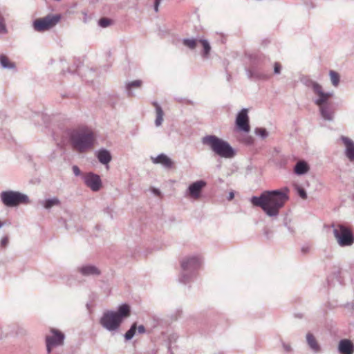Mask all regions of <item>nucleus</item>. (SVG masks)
<instances>
[{
	"instance_id": "obj_1",
	"label": "nucleus",
	"mask_w": 354,
	"mask_h": 354,
	"mask_svg": "<svg viewBox=\"0 0 354 354\" xmlns=\"http://www.w3.org/2000/svg\"><path fill=\"white\" fill-rule=\"evenodd\" d=\"M288 189L263 191L260 196L250 198L251 203L262 210L270 217H277L279 210L289 199Z\"/></svg>"
},
{
	"instance_id": "obj_2",
	"label": "nucleus",
	"mask_w": 354,
	"mask_h": 354,
	"mask_svg": "<svg viewBox=\"0 0 354 354\" xmlns=\"http://www.w3.org/2000/svg\"><path fill=\"white\" fill-rule=\"evenodd\" d=\"M131 315V307L127 304L120 305L117 310H107L100 319V324L106 330L114 334L118 332L124 319Z\"/></svg>"
},
{
	"instance_id": "obj_3",
	"label": "nucleus",
	"mask_w": 354,
	"mask_h": 354,
	"mask_svg": "<svg viewBox=\"0 0 354 354\" xmlns=\"http://www.w3.org/2000/svg\"><path fill=\"white\" fill-rule=\"evenodd\" d=\"M68 135L72 148L78 153H84L94 145V133L88 128L71 130Z\"/></svg>"
},
{
	"instance_id": "obj_4",
	"label": "nucleus",
	"mask_w": 354,
	"mask_h": 354,
	"mask_svg": "<svg viewBox=\"0 0 354 354\" xmlns=\"http://www.w3.org/2000/svg\"><path fill=\"white\" fill-rule=\"evenodd\" d=\"M203 145L209 147L214 154L221 158L231 159L236 154V151L230 143L214 135H207L202 138Z\"/></svg>"
},
{
	"instance_id": "obj_5",
	"label": "nucleus",
	"mask_w": 354,
	"mask_h": 354,
	"mask_svg": "<svg viewBox=\"0 0 354 354\" xmlns=\"http://www.w3.org/2000/svg\"><path fill=\"white\" fill-rule=\"evenodd\" d=\"M202 264V259L199 255L187 256L180 261L181 272L180 282L187 283L196 276V272Z\"/></svg>"
},
{
	"instance_id": "obj_6",
	"label": "nucleus",
	"mask_w": 354,
	"mask_h": 354,
	"mask_svg": "<svg viewBox=\"0 0 354 354\" xmlns=\"http://www.w3.org/2000/svg\"><path fill=\"white\" fill-rule=\"evenodd\" d=\"M301 82L306 87L313 90V93L316 95L313 101L316 106H321L322 104L329 102V99L333 95V92H325L321 84L309 77H303L301 79Z\"/></svg>"
},
{
	"instance_id": "obj_7",
	"label": "nucleus",
	"mask_w": 354,
	"mask_h": 354,
	"mask_svg": "<svg viewBox=\"0 0 354 354\" xmlns=\"http://www.w3.org/2000/svg\"><path fill=\"white\" fill-rule=\"evenodd\" d=\"M333 234L341 247L351 246L354 243V235L350 228L342 224H333Z\"/></svg>"
},
{
	"instance_id": "obj_8",
	"label": "nucleus",
	"mask_w": 354,
	"mask_h": 354,
	"mask_svg": "<svg viewBox=\"0 0 354 354\" xmlns=\"http://www.w3.org/2000/svg\"><path fill=\"white\" fill-rule=\"evenodd\" d=\"M1 200L4 205L10 207L30 203L29 198L26 194L12 190L2 192L1 193Z\"/></svg>"
},
{
	"instance_id": "obj_9",
	"label": "nucleus",
	"mask_w": 354,
	"mask_h": 354,
	"mask_svg": "<svg viewBox=\"0 0 354 354\" xmlns=\"http://www.w3.org/2000/svg\"><path fill=\"white\" fill-rule=\"evenodd\" d=\"M61 19L60 14H48L44 17L35 19L32 23V27L37 32H44L55 27Z\"/></svg>"
},
{
	"instance_id": "obj_10",
	"label": "nucleus",
	"mask_w": 354,
	"mask_h": 354,
	"mask_svg": "<svg viewBox=\"0 0 354 354\" xmlns=\"http://www.w3.org/2000/svg\"><path fill=\"white\" fill-rule=\"evenodd\" d=\"M50 332L53 335L46 337V346L48 354H50L53 348L64 345L65 335L59 330L51 328Z\"/></svg>"
},
{
	"instance_id": "obj_11",
	"label": "nucleus",
	"mask_w": 354,
	"mask_h": 354,
	"mask_svg": "<svg viewBox=\"0 0 354 354\" xmlns=\"http://www.w3.org/2000/svg\"><path fill=\"white\" fill-rule=\"evenodd\" d=\"M83 179L84 184L93 192H98L102 187V180L98 174L88 172L84 176Z\"/></svg>"
},
{
	"instance_id": "obj_12",
	"label": "nucleus",
	"mask_w": 354,
	"mask_h": 354,
	"mask_svg": "<svg viewBox=\"0 0 354 354\" xmlns=\"http://www.w3.org/2000/svg\"><path fill=\"white\" fill-rule=\"evenodd\" d=\"M248 109H243L237 114L236 118V126L239 131L248 133L250 130Z\"/></svg>"
},
{
	"instance_id": "obj_13",
	"label": "nucleus",
	"mask_w": 354,
	"mask_h": 354,
	"mask_svg": "<svg viewBox=\"0 0 354 354\" xmlns=\"http://www.w3.org/2000/svg\"><path fill=\"white\" fill-rule=\"evenodd\" d=\"M321 117L327 121H333L335 116V109L332 102H328L322 104L321 106H317Z\"/></svg>"
},
{
	"instance_id": "obj_14",
	"label": "nucleus",
	"mask_w": 354,
	"mask_h": 354,
	"mask_svg": "<svg viewBox=\"0 0 354 354\" xmlns=\"http://www.w3.org/2000/svg\"><path fill=\"white\" fill-rule=\"evenodd\" d=\"M77 271L84 277H98L101 274V270L95 265L85 264L77 267Z\"/></svg>"
},
{
	"instance_id": "obj_15",
	"label": "nucleus",
	"mask_w": 354,
	"mask_h": 354,
	"mask_svg": "<svg viewBox=\"0 0 354 354\" xmlns=\"http://www.w3.org/2000/svg\"><path fill=\"white\" fill-rule=\"evenodd\" d=\"M206 182L203 180H197L192 183L187 189L189 196L194 199L198 198L202 189L206 186Z\"/></svg>"
},
{
	"instance_id": "obj_16",
	"label": "nucleus",
	"mask_w": 354,
	"mask_h": 354,
	"mask_svg": "<svg viewBox=\"0 0 354 354\" xmlns=\"http://www.w3.org/2000/svg\"><path fill=\"white\" fill-rule=\"evenodd\" d=\"M338 351L341 354H353L354 352V344L348 339H341L338 345Z\"/></svg>"
},
{
	"instance_id": "obj_17",
	"label": "nucleus",
	"mask_w": 354,
	"mask_h": 354,
	"mask_svg": "<svg viewBox=\"0 0 354 354\" xmlns=\"http://www.w3.org/2000/svg\"><path fill=\"white\" fill-rule=\"evenodd\" d=\"M151 160L153 164H160L166 169H170L174 165L171 159L165 153H160L155 158L151 157Z\"/></svg>"
},
{
	"instance_id": "obj_18",
	"label": "nucleus",
	"mask_w": 354,
	"mask_h": 354,
	"mask_svg": "<svg viewBox=\"0 0 354 354\" xmlns=\"http://www.w3.org/2000/svg\"><path fill=\"white\" fill-rule=\"evenodd\" d=\"M306 342L310 351L313 353L317 354L322 352L321 346L319 344L316 338L311 333H308L306 334Z\"/></svg>"
},
{
	"instance_id": "obj_19",
	"label": "nucleus",
	"mask_w": 354,
	"mask_h": 354,
	"mask_svg": "<svg viewBox=\"0 0 354 354\" xmlns=\"http://www.w3.org/2000/svg\"><path fill=\"white\" fill-rule=\"evenodd\" d=\"M341 140L346 146L345 154L351 160H354V142L350 138L346 136H342Z\"/></svg>"
},
{
	"instance_id": "obj_20",
	"label": "nucleus",
	"mask_w": 354,
	"mask_h": 354,
	"mask_svg": "<svg viewBox=\"0 0 354 354\" xmlns=\"http://www.w3.org/2000/svg\"><path fill=\"white\" fill-rule=\"evenodd\" d=\"M97 157L100 162L103 165L109 164L112 159L111 153L105 149H100L97 153Z\"/></svg>"
},
{
	"instance_id": "obj_21",
	"label": "nucleus",
	"mask_w": 354,
	"mask_h": 354,
	"mask_svg": "<svg viewBox=\"0 0 354 354\" xmlns=\"http://www.w3.org/2000/svg\"><path fill=\"white\" fill-rule=\"evenodd\" d=\"M142 82L140 80L128 82L125 84V91L128 97H132L134 93L132 91L133 88H138L142 86Z\"/></svg>"
},
{
	"instance_id": "obj_22",
	"label": "nucleus",
	"mask_w": 354,
	"mask_h": 354,
	"mask_svg": "<svg viewBox=\"0 0 354 354\" xmlns=\"http://www.w3.org/2000/svg\"><path fill=\"white\" fill-rule=\"evenodd\" d=\"M246 73L249 79L251 80H267L268 76L256 68L247 69Z\"/></svg>"
},
{
	"instance_id": "obj_23",
	"label": "nucleus",
	"mask_w": 354,
	"mask_h": 354,
	"mask_svg": "<svg viewBox=\"0 0 354 354\" xmlns=\"http://www.w3.org/2000/svg\"><path fill=\"white\" fill-rule=\"evenodd\" d=\"M310 169L309 165L304 160L298 161L294 168V171L297 175H304Z\"/></svg>"
},
{
	"instance_id": "obj_24",
	"label": "nucleus",
	"mask_w": 354,
	"mask_h": 354,
	"mask_svg": "<svg viewBox=\"0 0 354 354\" xmlns=\"http://www.w3.org/2000/svg\"><path fill=\"white\" fill-rule=\"evenodd\" d=\"M198 42L203 46V51L201 53V55L203 58L207 59L209 57L210 51H211V46L209 42L205 39H199Z\"/></svg>"
},
{
	"instance_id": "obj_25",
	"label": "nucleus",
	"mask_w": 354,
	"mask_h": 354,
	"mask_svg": "<svg viewBox=\"0 0 354 354\" xmlns=\"http://www.w3.org/2000/svg\"><path fill=\"white\" fill-rule=\"evenodd\" d=\"M153 104L156 107V118L155 120V124L156 127H159L162 124V122L163 121V111L161 108V106L157 103L153 102Z\"/></svg>"
},
{
	"instance_id": "obj_26",
	"label": "nucleus",
	"mask_w": 354,
	"mask_h": 354,
	"mask_svg": "<svg viewBox=\"0 0 354 354\" xmlns=\"http://www.w3.org/2000/svg\"><path fill=\"white\" fill-rule=\"evenodd\" d=\"M0 64L2 68L6 69H13L15 68V64L14 62H11L9 61L8 58L4 55H0Z\"/></svg>"
},
{
	"instance_id": "obj_27",
	"label": "nucleus",
	"mask_w": 354,
	"mask_h": 354,
	"mask_svg": "<svg viewBox=\"0 0 354 354\" xmlns=\"http://www.w3.org/2000/svg\"><path fill=\"white\" fill-rule=\"evenodd\" d=\"M41 204L43 205L44 208L49 209L53 206L59 205L60 204V201L57 198L55 197L53 198L46 199L45 201H41Z\"/></svg>"
},
{
	"instance_id": "obj_28",
	"label": "nucleus",
	"mask_w": 354,
	"mask_h": 354,
	"mask_svg": "<svg viewBox=\"0 0 354 354\" xmlns=\"http://www.w3.org/2000/svg\"><path fill=\"white\" fill-rule=\"evenodd\" d=\"M182 42L185 46L193 50L196 47L197 43L198 42V39L194 38H185L183 39Z\"/></svg>"
},
{
	"instance_id": "obj_29",
	"label": "nucleus",
	"mask_w": 354,
	"mask_h": 354,
	"mask_svg": "<svg viewBox=\"0 0 354 354\" xmlns=\"http://www.w3.org/2000/svg\"><path fill=\"white\" fill-rule=\"evenodd\" d=\"M137 330L136 323H133L130 328L126 332L124 337L126 341L131 340L135 335Z\"/></svg>"
},
{
	"instance_id": "obj_30",
	"label": "nucleus",
	"mask_w": 354,
	"mask_h": 354,
	"mask_svg": "<svg viewBox=\"0 0 354 354\" xmlns=\"http://www.w3.org/2000/svg\"><path fill=\"white\" fill-rule=\"evenodd\" d=\"M329 75L330 77V80L332 82V84L334 86H337L339 84V74L334 71H330Z\"/></svg>"
},
{
	"instance_id": "obj_31",
	"label": "nucleus",
	"mask_w": 354,
	"mask_h": 354,
	"mask_svg": "<svg viewBox=\"0 0 354 354\" xmlns=\"http://www.w3.org/2000/svg\"><path fill=\"white\" fill-rule=\"evenodd\" d=\"M254 133L257 136H260L263 139L266 138L268 136V132L264 128H256Z\"/></svg>"
},
{
	"instance_id": "obj_32",
	"label": "nucleus",
	"mask_w": 354,
	"mask_h": 354,
	"mask_svg": "<svg viewBox=\"0 0 354 354\" xmlns=\"http://www.w3.org/2000/svg\"><path fill=\"white\" fill-rule=\"evenodd\" d=\"M112 23L111 19L106 17H102L99 19L98 25L102 28H106L110 26Z\"/></svg>"
},
{
	"instance_id": "obj_33",
	"label": "nucleus",
	"mask_w": 354,
	"mask_h": 354,
	"mask_svg": "<svg viewBox=\"0 0 354 354\" xmlns=\"http://www.w3.org/2000/svg\"><path fill=\"white\" fill-rule=\"evenodd\" d=\"M297 192L298 195L302 198V199H306L307 198V194L305 189L299 186H297L296 187Z\"/></svg>"
},
{
	"instance_id": "obj_34",
	"label": "nucleus",
	"mask_w": 354,
	"mask_h": 354,
	"mask_svg": "<svg viewBox=\"0 0 354 354\" xmlns=\"http://www.w3.org/2000/svg\"><path fill=\"white\" fill-rule=\"evenodd\" d=\"M105 214H107L111 219H113V209L110 207H106L103 210Z\"/></svg>"
},
{
	"instance_id": "obj_35",
	"label": "nucleus",
	"mask_w": 354,
	"mask_h": 354,
	"mask_svg": "<svg viewBox=\"0 0 354 354\" xmlns=\"http://www.w3.org/2000/svg\"><path fill=\"white\" fill-rule=\"evenodd\" d=\"M281 70V66L279 62H275L274 65V74H280Z\"/></svg>"
},
{
	"instance_id": "obj_36",
	"label": "nucleus",
	"mask_w": 354,
	"mask_h": 354,
	"mask_svg": "<svg viewBox=\"0 0 354 354\" xmlns=\"http://www.w3.org/2000/svg\"><path fill=\"white\" fill-rule=\"evenodd\" d=\"M72 170L75 176H80L82 174L80 168L77 165H73L72 167Z\"/></svg>"
},
{
	"instance_id": "obj_37",
	"label": "nucleus",
	"mask_w": 354,
	"mask_h": 354,
	"mask_svg": "<svg viewBox=\"0 0 354 354\" xmlns=\"http://www.w3.org/2000/svg\"><path fill=\"white\" fill-rule=\"evenodd\" d=\"M282 346H283V348L285 351H286V352H291L292 351V348H291V346L290 344H286V343L283 342L282 343Z\"/></svg>"
},
{
	"instance_id": "obj_38",
	"label": "nucleus",
	"mask_w": 354,
	"mask_h": 354,
	"mask_svg": "<svg viewBox=\"0 0 354 354\" xmlns=\"http://www.w3.org/2000/svg\"><path fill=\"white\" fill-rule=\"evenodd\" d=\"M8 243V238L7 236L3 237L1 241V246H6Z\"/></svg>"
},
{
	"instance_id": "obj_39",
	"label": "nucleus",
	"mask_w": 354,
	"mask_h": 354,
	"mask_svg": "<svg viewBox=\"0 0 354 354\" xmlns=\"http://www.w3.org/2000/svg\"><path fill=\"white\" fill-rule=\"evenodd\" d=\"M138 333H140V334H142V333H145L146 330H145V327L143 326V325H140L138 328Z\"/></svg>"
},
{
	"instance_id": "obj_40",
	"label": "nucleus",
	"mask_w": 354,
	"mask_h": 354,
	"mask_svg": "<svg viewBox=\"0 0 354 354\" xmlns=\"http://www.w3.org/2000/svg\"><path fill=\"white\" fill-rule=\"evenodd\" d=\"M161 0H154V10L156 12L158 11V6L160 3Z\"/></svg>"
},
{
	"instance_id": "obj_41",
	"label": "nucleus",
	"mask_w": 354,
	"mask_h": 354,
	"mask_svg": "<svg viewBox=\"0 0 354 354\" xmlns=\"http://www.w3.org/2000/svg\"><path fill=\"white\" fill-rule=\"evenodd\" d=\"M309 250H310V247H309V246H308V245L303 246V247L301 248V252H302L303 254H306V253H308V252H309Z\"/></svg>"
},
{
	"instance_id": "obj_42",
	"label": "nucleus",
	"mask_w": 354,
	"mask_h": 354,
	"mask_svg": "<svg viewBox=\"0 0 354 354\" xmlns=\"http://www.w3.org/2000/svg\"><path fill=\"white\" fill-rule=\"evenodd\" d=\"M153 192L155 194L158 195V196H159V195L160 194V191H159V189H155V188H153Z\"/></svg>"
},
{
	"instance_id": "obj_43",
	"label": "nucleus",
	"mask_w": 354,
	"mask_h": 354,
	"mask_svg": "<svg viewBox=\"0 0 354 354\" xmlns=\"http://www.w3.org/2000/svg\"><path fill=\"white\" fill-rule=\"evenodd\" d=\"M234 196V192H231L230 194H229V196L227 197V199L228 200H232Z\"/></svg>"
},
{
	"instance_id": "obj_44",
	"label": "nucleus",
	"mask_w": 354,
	"mask_h": 354,
	"mask_svg": "<svg viewBox=\"0 0 354 354\" xmlns=\"http://www.w3.org/2000/svg\"><path fill=\"white\" fill-rule=\"evenodd\" d=\"M287 227H288V230H289V231H290V232H292V231L290 227L287 226Z\"/></svg>"
},
{
	"instance_id": "obj_45",
	"label": "nucleus",
	"mask_w": 354,
	"mask_h": 354,
	"mask_svg": "<svg viewBox=\"0 0 354 354\" xmlns=\"http://www.w3.org/2000/svg\"><path fill=\"white\" fill-rule=\"evenodd\" d=\"M3 223L1 221H0V228L3 226Z\"/></svg>"
},
{
	"instance_id": "obj_46",
	"label": "nucleus",
	"mask_w": 354,
	"mask_h": 354,
	"mask_svg": "<svg viewBox=\"0 0 354 354\" xmlns=\"http://www.w3.org/2000/svg\"><path fill=\"white\" fill-rule=\"evenodd\" d=\"M352 198L354 199V194L352 196Z\"/></svg>"
}]
</instances>
